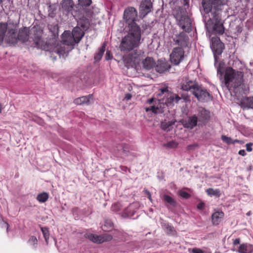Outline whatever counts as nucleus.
I'll list each match as a JSON object with an SVG mask.
<instances>
[{
    "label": "nucleus",
    "mask_w": 253,
    "mask_h": 253,
    "mask_svg": "<svg viewBox=\"0 0 253 253\" xmlns=\"http://www.w3.org/2000/svg\"><path fill=\"white\" fill-rule=\"evenodd\" d=\"M221 139L224 142L228 145L234 144L233 140L230 137L222 135L221 137Z\"/></svg>",
    "instance_id": "a19ab883"
},
{
    "label": "nucleus",
    "mask_w": 253,
    "mask_h": 253,
    "mask_svg": "<svg viewBox=\"0 0 253 253\" xmlns=\"http://www.w3.org/2000/svg\"><path fill=\"white\" fill-rule=\"evenodd\" d=\"M141 31L129 30L128 34L125 36L119 45L120 50L127 53L137 47L140 44Z\"/></svg>",
    "instance_id": "7ed1b4c3"
},
{
    "label": "nucleus",
    "mask_w": 253,
    "mask_h": 253,
    "mask_svg": "<svg viewBox=\"0 0 253 253\" xmlns=\"http://www.w3.org/2000/svg\"><path fill=\"white\" fill-rule=\"evenodd\" d=\"M30 36L29 28L23 27L20 28L18 32L16 29H8L6 34L5 42L11 45H15L18 42L24 43L29 41Z\"/></svg>",
    "instance_id": "20e7f679"
},
{
    "label": "nucleus",
    "mask_w": 253,
    "mask_h": 253,
    "mask_svg": "<svg viewBox=\"0 0 253 253\" xmlns=\"http://www.w3.org/2000/svg\"><path fill=\"white\" fill-rule=\"evenodd\" d=\"M238 154L240 155H242L243 156H244L246 155V151L245 150H240L239 152H238Z\"/></svg>",
    "instance_id": "680f3d73"
},
{
    "label": "nucleus",
    "mask_w": 253,
    "mask_h": 253,
    "mask_svg": "<svg viewBox=\"0 0 253 253\" xmlns=\"http://www.w3.org/2000/svg\"><path fill=\"white\" fill-rule=\"evenodd\" d=\"M199 85L198 83L195 81H192L185 78L182 84L181 88L183 90L191 91L193 93V90H195Z\"/></svg>",
    "instance_id": "dca6fc26"
},
{
    "label": "nucleus",
    "mask_w": 253,
    "mask_h": 253,
    "mask_svg": "<svg viewBox=\"0 0 253 253\" xmlns=\"http://www.w3.org/2000/svg\"><path fill=\"white\" fill-rule=\"evenodd\" d=\"M179 195L181 197L185 199H188L190 197V195L187 192L184 191H180Z\"/></svg>",
    "instance_id": "09e8293b"
},
{
    "label": "nucleus",
    "mask_w": 253,
    "mask_h": 253,
    "mask_svg": "<svg viewBox=\"0 0 253 253\" xmlns=\"http://www.w3.org/2000/svg\"><path fill=\"white\" fill-rule=\"evenodd\" d=\"M224 72V69L222 67H221L220 64H219L217 67V74L219 75V79L222 80V81L223 80L222 79V75Z\"/></svg>",
    "instance_id": "a18cd8bd"
},
{
    "label": "nucleus",
    "mask_w": 253,
    "mask_h": 253,
    "mask_svg": "<svg viewBox=\"0 0 253 253\" xmlns=\"http://www.w3.org/2000/svg\"><path fill=\"white\" fill-rule=\"evenodd\" d=\"M79 5L80 7L83 8L84 6L86 7L89 6L91 4V0H78Z\"/></svg>",
    "instance_id": "58836bf2"
},
{
    "label": "nucleus",
    "mask_w": 253,
    "mask_h": 253,
    "mask_svg": "<svg viewBox=\"0 0 253 253\" xmlns=\"http://www.w3.org/2000/svg\"><path fill=\"white\" fill-rule=\"evenodd\" d=\"M166 229L168 234H171L173 232H175L174 227L168 225Z\"/></svg>",
    "instance_id": "603ef678"
},
{
    "label": "nucleus",
    "mask_w": 253,
    "mask_h": 253,
    "mask_svg": "<svg viewBox=\"0 0 253 253\" xmlns=\"http://www.w3.org/2000/svg\"><path fill=\"white\" fill-rule=\"evenodd\" d=\"M176 121H171L168 122H162L161 127L162 129L169 131L172 129V126L174 125Z\"/></svg>",
    "instance_id": "c756f323"
},
{
    "label": "nucleus",
    "mask_w": 253,
    "mask_h": 253,
    "mask_svg": "<svg viewBox=\"0 0 253 253\" xmlns=\"http://www.w3.org/2000/svg\"><path fill=\"white\" fill-rule=\"evenodd\" d=\"M198 116L202 121H207L210 119V113L203 108H201L199 111Z\"/></svg>",
    "instance_id": "7c9ffc66"
},
{
    "label": "nucleus",
    "mask_w": 253,
    "mask_h": 253,
    "mask_svg": "<svg viewBox=\"0 0 253 253\" xmlns=\"http://www.w3.org/2000/svg\"><path fill=\"white\" fill-rule=\"evenodd\" d=\"M48 198V194L46 192H43L39 194L37 197V199L41 203L46 202Z\"/></svg>",
    "instance_id": "f704fd0d"
},
{
    "label": "nucleus",
    "mask_w": 253,
    "mask_h": 253,
    "mask_svg": "<svg viewBox=\"0 0 253 253\" xmlns=\"http://www.w3.org/2000/svg\"><path fill=\"white\" fill-rule=\"evenodd\" d=\"M226 0H202L200 11L203 16L205 26L208 32L221 35L224 34V21L221 12Z\"/></svg>",
    "instance_id": "f257e3e1"
},
{
    "label": "nucleus",
    "mask_w": 253,
    "mask_h": 253,
    "mask_svg": "<svg viewBox=\"0 0 253 253\" xmlns=\"http://www.w3.org/2000/svg\"><path fill=\"white\" fill-rule=\"evenodd\" d=\"M173 41L177 44L182 47H186L189 42V38L184 32H182L179 35H175Z\"/></svg>",
    "instance_id": "f3484780"
},
{
    "label": "nucleus",
    "mask_w": 253,
    "mask_h": 253,
    "mask_svg": "<svg viewBox=\"0 0 253 253\" xmlns=\"http://www.w3.org/2000/svg\"><path fill=\"white\" fill-rule=\"evenodd\" d=\"M193 253H204L202 250L199 249L194 248L192 250Z\"/></svg>",
    "instance_id": "bf43d9fd"
},
{
    "label": "nucleus",
    "mask_w": 253,
    "mask_h": 253,
    "mask_svg": "<svg viewBox=\"0 0 253 253\" xmlns=\"http://www.w3.org/2000/svg\"><path fill=\"white\" fill-rule=\"evenodd\" d=\"M122 208V206L119 203H117L114 204L112 207V210L115 212H118L119 211L121 208Z\"/></svg>",
    "instance_id": "c03bdc74"
},
{
    "label": "nucleus",
    "mask_w": 253,
    "mask_h": 253,
    "mask_svg": "<svg viewBox=\"0 0 253 253\" xmlns=\"http://www.w3.org/2000/svg\"><path fill=\"white\" fill-rule=\"evenodd\" d=\"M173 15L176 20L177 24L184 31L190 33L192 31L191 20L185 9L178 8L174 11Z\"/></svg>",
    "instance_id": "423d86ee"
},
{
    "label": "nucleus",
    "mask_w": 253,
    "mask_h": 253,
    "mask_svg": "<svg viewBox=\"0 0 253 253\" xmlns=\"http://www.w3.org/2000/svg\"><path fill=\"white\" fill-rule=\"evenodd\" d=\"M100 236L101 238V244L104 242L110 241L113 239L112 236L111 235L108 234H105Z\"/></svg>",
    "instance_id": "ea45409f"
},
{
    "label": "nucleus",
    "mask_w": 253,
    "mask_h": 253,
    "mask_svg": "<svg viewBox=\"0 0 253 253\" xmlns=\"http://www.w3.org/2000/svg\"><path fill=\"white\" fill-rule=\"evenodd\" d=\"M153 4L151 0H142L140 4L139 11V16L143 18L151 12Z\"/></svg>",
    "instance_id": "ddd939ff"
},
{
    "label": "nucleus",
    "mask_w": 253,
    "mask_h": 253,
    "mask_svg": "<svg viewBox=\"0 0 253 253\" xmlns=\"http://www.w3.org/2000/svg\"><path fill=\"white\" fill-rule=\"evenodd\" d=\"M162 200L168 204L166 205L167 208L172 212H174V209L178 205L175 199L168 195L165 194L162 197Z\"/></svg>",
    "instance_id": "aec40b11"
},
{
    "label": "nucleus",
    "mask_w": 253,
    "mask_h": 253,
    "mask_svg": "<svg viewBox=\"0 0 253 253\" xmlns=\"http://www.w3.org/2000/svg\"><path fill=\"white\" fill-rule=\"evenodd\" d=\"M48 16L50 17H54L55 16V11L56 10V6L55 4H50L48 7Z\"/></svg>",
    "instance_id": "c9c22d12"
},
{
    "label": "nucleus",
    "mask_w": 253,
    "mask_h": 253,
    "mask_svg": "<svg viewBox=\"0 0 253 253\" xmlns=\"http://www.w3.org/2000/svg\"><path fill=\"white\" fill-rule=\"evenodd\" d=\"M223 212L216 211L213 213L211 216L212 222L214 225H218L220 221L221 218L223 217Z\"/></svg>",
    "instance_id": "bb28decb"
},
{
    "label": "nucleus",
    "mask_w": 253,
    "mask_h": 253,
    "mask_svg": "<svg viewBox=\"0 0 253 253\" xmlns=\"http://www.w3.org/2000/svg\"><path fill=\"white\" fill-rule=\"evenodd\" d=\"M106 46V43L104 42L102 46L99 49L98 52L95 54L94 59L96 61H98L102 58L103 54L105 50Z\"/></svg>",
    "instance_id": "2f4dec72"
},
{
    "label": "nucleus",
    "mask_w": 253,
    "mask_h": 253,
    "mask_svg": "<svg viewBox=\"0 0 253 253\" xmlns=\"http://www.w3.org/2000/svg\"><path fill=\"white\" fill-rule=\"evenodd\" d=\"M84 238L89 239L93 243L101 244V238L100 235H97L91 233H86L84 234Z\"/></svg>",
    "instance_id": "a878e982"
},
{
    "label": "nucleus",
    "mask_w": 253,
    "mask_h": 253,
    "mask_svg": "<svg viewBox=\"0 0 253 253\" xmlns=\"http://www.w3.org/2000/svg\"><path fill=\"white\" fill-rule=\"evenodd\" d=\"M137 17V11L133 7H129L125 10L123 18L128 25L129 30L141 31L139 26L135 23Z\"/></svg>",
    "instance_id": "6e6552de"
},
{
    "label": "nucleus",
    "mask_w": 253,
    "mask_h": 253,
    "mask_svg": "<svg viewBox=\"0 0 253 253\" xmlns=\"http://www.w3.org/2000/svg\"><path fill=\"white\" fill-rule=\"evenodd\" d=\"M52 40H56L58 37V26L57 25H49L48 26Z\"/></svg>",
    "instance_id": "cd10ccee"
},
{
    "label": "nucleus",
    "mask_w": 253,
    "mask_h": 253,
    "mask_svg": "<svg viewBox=\"0 0 253 253\" xmlns=\"http://www.w3.org/2000/svg\"><path fill=\"white\" fill-rule=\"evenodd\" d=\"M84 10L82 15L78 17H74L77 20V26L82 28L83 30L86 31L89 27V20L84 16Z\"/></svg>",
    "instance_id": "6ab92c4d"
},
{
    "label": "nucleus",
    "mask_w": 253,
    "mask_h": 253,
    "mask_svg": "<svg viewBox=\"0 0 253 253\" xmlns=\"http://www.w3.org/2000/svg\"><path fill=\"white\" fill-rule=\"evenodd\" d=\"M184 51L181 47H175L170 55V60L172 63L178 65L183 59Z\"/></svg>",
    "instance_id": "f8f14e48"
},
{
    "label": "nucleus",
    "mask_w": 253,
    "mask_h": 253,
    "mask_svg": "<svg viewBox=\"0 0 253 253\" xmlns=\"http://www.w3.org/2000/svg\"><path fill=\"white\" fill-rule=\"evenodd\" d=\"M130 207H127L123 212L122 216L123 217H128L133 216L135 211L130 210Z\"/></svg>",
    "instance_id": "e433bc0d"
},
{
    "label": "nucleus",
    "mask_w": 253,
    "mask_h": 253,
    "mask_svg": "<svg viewBox=\"0 0 253 253\" xmlns=\"http://www.w3.org/2000/svg\"><path fill=\"white\" fill-rule=\"evenodd\" d=\"M198 144H193V145H189L188 146H187V149L189 151H191V150H194L196 147H198Z\"/></svg>",
    "instance_id": "864d4df0"
},
{
    "label": "nucleus",
    "mask_w": 253,
    "mask_h": 253,
    "mask_svg": "<svg viewBox=\"0 0 253 253\" xmlns=\"http://www.w3.org/2000/svg\"><path fill=\"white\" fill-rule=\"evenodd\" d=\"M236 29H237V31L238 33H240L242 31V29L241 27H240L239 26H237Z\"/></svg>",
    "instance_id": "69168bd1"
},
{
    "label": "nucleus",
    "mask_w": 253,
    "mask_h": 253,
    "mask_svg": "<svg viewBox=\"0 0 253 253\" xmlns=\"http://www.w3.org/2000/svg\"><path fill=\"white\" fill-rule=\"evenodd\" d=\"M61 39L62 43L70 46L71 49H73L75 45L78 44L70 31H65L62 34Z\"/></svg>",
    "instance_id": "4468645a"
},
{
    "label": "nucleus",
    "mask_w": 253,
    "mask_h": 253,
    "mask_svg": "<svg viewBox=\"0 0 253 253\" xmlns=\"http://www.w3.org/2000/svg\"><path fill=\"white\" fill-rule=\"evenodd\" d=\"M253 145V143H249L246 144V150L248 152H251L253 150L252 146Z\"/></svg>",
    "instance_id": "5fc2aeb1"
},
{
    "label": "nucleus",
    "mask_w": 253,
    "mask_h": 253,
    "mask_svg": "<svg viewBox=\"0 0 253 253\" xmlns=\"http://www.w3.org/2000/svg\"><path fill=\"white\" fill-rule=\"evenodd\" d=\"M105 59L106 60H111L113 58V56L111 54V51L109 50L106 51V53L105 54Z\"/></svg>",
    "instance_id": "3c124183"
},
{
    "label": "nucleus",
    "mask_w": 253,
    "mask_h": 253,
    "mask_svg": "<svg viewBox=\"0 0 253 253\" xmlns=\"http://www.w3.org/2000/svg\"><path fill=\"white\" fill-rule=\"evenodd\" d=\"M104 226L111 228L113 226V223L110 220H107L105 221Z\"/></svg>",
    "instance_id": "6e6d98bb"
},
{
    "label": "nucleus",
    "mask_w": 253,
    "mask_h": 253,
    "mask_svg": "<svg viewBox=\"0 0 253 253\" xmlns=\"http://www.w3.org/2000/svg\"><path fill=\"white\" fill-rule=\"evenodd\" d=\"M240 240L239 238H237L236 239L234 242H233V244L234 245H238L240 244Z\"/></svg>",
    "instance_id": "0e129e2a"
},
{
    "label": "nucleus",
    "mask_w": 253,
    "mask_h": 253,
    "mask_svg": "<svg viewBox=\"0 0 253 253\" xmlns=\"http://www.w3.org/2000/svg\"><path fill=\"white\" fill-rule=\"evenodd\" d=\"M28 242L30 244L34 245L37 244L38 240L36 237L33 236L30 238Z\"/></svg>",
    "instance_id": "de8ad7c7"
},
{
    "label": "nucleus",
    "mask_w": 253,
    "mask_h": 253,
    "mask_svg": "<svg viewBox=\"0 0 253 253\" xmlns=\"http://www.w3.org/2000/svg\"><path fill=\"white\" fill-rule=\"evenodd\" d=\"M118 147L121 148V149L122 150V152L123 153H126L128 152L127 146L125 144L119 145L118 146Z\"/></svg>",
    "instance_id": "8fccbe9b"
},
{
    "label": "nucleus",
    "mask_w": 253,
    "mask_h": 253,
    "mask_svg": "<svg viewBox=\"0 0 253 253\" xmlns=\"http://www.w3.org/2000/svg\"><path fill=\"white\" fill-rule=\"evenodd\" d=\"M238 252L240 253H248V246L245 244L241 245L239 247Z\"/></svg>",
    "instance_id": "37998d69"
},
{
    "label": "nucleus",
    "mask_w": 253,
    "mask_h": 253,
    "mask_svg": "<svg viewBox=\"0 0 253 253\" xmlns=\"http://www.w3.org/2000/svg\"><path fill=\"white\" fill-rule=\"evenodd\" d=\"M133 58L132 56L129 54L123 56V62L125 66L127 68L129 67H134L136 66V65L137 64L135 61L133 60Z\"/></svg>",
    "instance_id": "b1692460"
},
{
    "label": "nucleus",
    "mask_w": 253,
    "mask_h": 253,
    "mask_svg": "<svg viewBox=\"0 0 253 253\" xmlns=\"http://www.w3.org/2000/svg\"><path fill=\"white\" fill-rule=\"evenodd\" d=\"M207 194L211 196H215L217 197H219L221 193L219 189H213L212 188H209L206 191Z\"/></svg>",
    "instance_id": "72a5a7b5"
},
{
    "label": "nucleus",
    "mask_w": 253,
    "mask_h": 253,
    "mask_svg": "<svg viewBox=\"0 0 253 253\" xmlns=\"http://www.w3.org/2000/svg\"><path fill=\"white\" fill-rule=\"evenodd\" d=\"M71 33L78 44L84 35V32L79 26L74 28Z\"/></svg>",
    "instance_id": "412c9836"
},
{
    "label": "nucleus",
    "mask_w": 253,
    "mask_h": 253,
    "mask_svg": "<svg viewBox=\"0 0 253 253\" xmlns=\"http://www.w3.org/2000/svg\"><path fill=\"white\" fill-rule=\"evenodd\" d=\"M163 145L164 147L168 148H174L177 146L178 143L174 141H171L167 143L164 144Z\"/></svg>",
    "instance_id": "79ce46f5"
},
{
    "label": "nucleus",
    "mask_w": 253,
    "mask_h": 253,
    "mask_svg": "<svg viewBox=\"0 0 253 253\" xmlns=\"http://www.w3.org/2000/svg\"><path fill=\"white\" fill-rule=\"evenodd\" d=\"M241 106L244 109L253 108V97H245L242 99Z\"/></svg>",
    "instance_id": "393cba45"
},
{
    "label": "nucleus",
    "mask_w": 253,
    "mask_h": 253,
    "mask_svg": "<svg viewBox=\"0 0 253 253\" xmlns=\"http://www.w3.org/2000/svg\"><path fill=\"white\" fill-rule=\"evenodd\" d=\"M92 99V94H89L87 96H84L76 98L74 100V103L77 105L89 104L90 103V100Z\"/></svg>",
    "instance_id": "5701e85b"
},
{
    "label": "nucleus",
    "mask_w": 253,
    "mask_h": 253,
    "mask_svg": "<svg viewBox=\"0 0 253 253\" xmlns=\"http://www.w3.org/2000/svg\"><path fill=\"white\" fill-rule=\"evenodd\" d=\"M211 47L214 54V58L215 60V65L216 64L217 60V55H220L222 53L223 50L224 48V44L221 42L219 38L216 37H212L211 40Z\"/></svg>",
    "instance_id": "9b49d317"
},
{
    "label": "nucleus",
    "mask_w": 253,
    "mask_h": 253,
    "mask_svg": "<svg viewBox=\"0 0 253 253\" xmlns=\"http://www.w3.org/2000/svg\"><path fill=\"white\" fill-rule=\"evenodd\" d=\"M192 94L200 102H208L212 100L213 97L208 90L202 85H199Z\"/></svg>",
    "instance_id": "9d476101"
},
{
    "label": "nucleus",
    "mask_w": 253,
    "mask_h": 253,
    "mask_svg": "<svg viewBox=\"0 0 253 253\" xmlns=\"http://www.w3.org/2000/svg\"><path fill=\"white\" fill-rule=\"evenodd\" d=\"M243 72L236 71L230 67H227L225 71L222 85H225L229 90L232 88L236 89L243 83Z\"/></svg>",
    "instance_id": "f03ea898"
},
{
    "label": "nucleus",
    "mask_w": 253,
    "mask_h": 253,
    "mask_svg": "<svg viewBox=\"0 0 253 253\" xmlns=\"http://www.w3.org/2000/svg\"><path fill=\"white\" fill-rule=\"evenodd\" d=\"M198 118L194 115L180 121V123L186 128L192 129L197 125Z\"/></svg>",
    "instance_id": "2eb2a0df"
},
{
    "label": "nucleus",
    "mask_w": 253,
    "mask_h": 253,
    "mask_svg": "<svg viewBox=\"0 0 253 253\" xmlns=\"http://www.w3.org/2000/svg\"><path fill=\"white\" fill-rule=\"evenodd\" d=\"M156 62L152 57H147L142 61V65L144 69L146 70H150L155 68Z\"/></svg>",
    "instance_id": "4be33fe9"
},
{
    "label": "nucleus",
    "mask_w": 253,
    "mask_h": 253,
    "mask_svg": "<svg viewBox=\"0 0 253 253\" xmlns=\"http://www.w3.org/2000/svg\"><path fill=\"white\" fill-rule=\"evenodd\" d=\"M7 29V23H0V42H1L4 38L5 39L6 35H5Z\"/></svg>",
    "instance_id": "473e14b6"
},
{
    "label": "nucleus",
    "mask_w": 253,
    "mask_h": 253,
    "mask_svg": "<svg viewBox=\"0 0 253 253\" xmlns=\"http://www.w3.org/2000/svg\"><path fill=\"white\" fill-rule=\"evenodd\" d=\"M153 100H154L153 98H150L147 100V103L148 104H151L153 102Z\"/></svg>",
    "instance_id": "338daca9"
},
{
    "label": "nucleus",
    "mask_w": 253,
    "mask_h": 253,
    "mask_svg": "<svg viewBox=\"0 0 253 253\" xmlns=\"http://www.w3.org/2000/svg\"><path fill=\"white\" fill-rule=\"evenodd\" d=\"M159 90L160 92L158 95L161 96L164 95V97H166V98L165 99L163 98L162 103H165L167 106H173L174 102L178 103L179 101L181 99L178 95L169 91L168 87L161 88Z\"/></svg>",
    "instance_id": "1a4fd4ad"
},
{
    "label": "nucleus",
    "mask_w": 253,
    "mask_h": 253,
    "mask_svg": "<svg viewBox=\"0 0 253 253\" xmlns=\"http://www.w3.org/2000/svg\"><path fill=\"white\" fill-rule=\"evenodd\" d=\"M132 97V95L130 93H126V96H125V98L126 100H130Z\"/></svg>",
    "instance_id": "052dcab7"
},
{
    "label": "nucleus",
    "mask_w": 253,
    "mask_h": 253,
    "mask_svg": "<svg viewBox=\"0 0 253 253\" xmlns=\"http://www.w3.org/2000/svg\"><path fill=\"white\" fill-rule=\"evenodd\" d=\"M60 10L66 16L71 15L74 17H78L83 12L84 8L75 3L73 0H62Z\"/></svg>",
    "instance_id": "39448f33"
},
{
    "label": "nucleus",
    "mask_w": 253,
    "mask_h": 253,
    "mask_svg": "<svg viewBox=\"0 0 253 253\" xmlns=\"http://www.w3.org/2000/svg\"><path fill=\"white\" fill-rule=\"evenodd\" d=\"M143 53L144 52L141 50L136 49L134 50L132 53H129V54L132 56V57L133 58V60L135 61V62L138 64Z\"/></svg>",
    "instance_id": "c85d7f7f"
},
{
    "label": "nucleus",
    "mask_w": 253,
    "mask_h": 253,
    "mask_svg": "<svg viewBox=\"0 0 253 253\" xmlns=\"http://www.w3.org/2000/svg\"><path fill=\"white\" fill-rule=\"evenodd\" d=\"M145 193L147 194V196H148V198H149V199L150 200V201H152V199H151V193L150 192L148 191L147 190H146L145 191Z\"/></svg>",
    "instance_id": "e2e57ef3"
},
{
    "label": "nucleus",
    "mask_w": 253,
    "mask_h": 253,
    "mask_svg": "<svg viewBox=\"0 0 253 253\" xmlns=\"http://www.w3.org/2000/svg\"><path fill=\"white\" fill-rule=\"evenodd\" d=\"M44 26L43 24H35L31 29L32 38L35 45L39 48L45 49L46 44L43 41Z\"/></svg>",
    "instance_id": "0eeeda50"
},
{
    "label": "nucleus",
    "mask_w": 253,
    "mask_h": 253,
    "mask_svg": "<svg viewBox=\"0 0 253 253\" xmlns=\"http://www.w3.org/2000/svg\"><path fill=\"white\" fill-rule=\"evenodd\" d=\"M170 65L165 60L159 59L156 62L155 69L159 73H163L170 68Z\"/></svg>",
    "instance_id": "a211bd4d"
},
{
    "label": "nucleus",
    "mask_w": 253,
    "mask_h": 253,
    "mask_svg": "<svg viewBox=\"0 0 253 253\" xmlns=\"http://www.w3.org/2000/svg\"><path fill=\"white\" fill-rule=\"evenodd\" d=\"M149 111H152L153 112H156V108L154 106H151L149 108H146V111L148 112Z\"/></svg>",
    "instance_id": "4d7b16f0"
},
{
    "label": "nucleus",
    "mask_w": 253,
    "mask_h": 253,
    "mask_svg": "<svg viewBox=\"0 0 253 253\" xmlns=\"http://www.w3.org/2000/svg\"><path fill=\"white\" fill-rule=\"evenodd\" d=\"M205 207V204L204 203H200L197 205V209L202 210Z\"/></svg>",
    "instance_id": "13d9d810"
},
{
    "label": "nucleus",
    "mask_w": 253,
    "mask_h": 253,
    "mask_svg": "<svg viewBox=\"0 0 253 253\" xmlns=\"http://www.w3.org/2000/svg\"><path fill=\"white\" fill-rule=\"evenodd\" d=\"M184 5H189V0H184Z\"/></svg>",
    "instance_id": "774afa93"
},
{
    "label": "nucleus",
    "mask_w": 253,
    "mask_h": 253,
    "mask_svg": "<svg viewBox=\"0 0 253 253\" xmlns=\"http://www.w3.org/2000/svg\"><path fill=\"white\" fill-rule=\"evenodd\" d=\"M181 99H183L184 101L186 103H190L191 99L190 96L187 93H183L181 94V97H180Z\"/></svg>",
    "instance_id": "49530a36"
},
{
    "label": "nucleus",
    "mask_w": 253,
    "mask_h": 253,
    "mask_svg": "<svg viewBox=\"0 0 253 253\" xmlns=\"http://www.w3.org/2000/svg\"><path fill=\"white\" fill-rule=\"evenodd\" d=\"M41 230L45 239L46 244H48V239L49 237V233L48 228L46 227H41Z\"/></svg>",
    "instance_id": "4c0bfd02"
}]
</instances>
